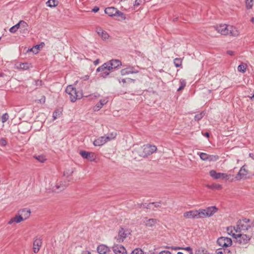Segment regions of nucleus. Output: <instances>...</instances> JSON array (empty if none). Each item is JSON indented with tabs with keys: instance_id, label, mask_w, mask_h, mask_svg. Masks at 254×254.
Here are the masks:
<instances>
[{
	"instance_id": "obj_55",
	"label": "nucleus",
	"mask_w": 254,
	"mask_h": 254,
	"mask_svg": "<svg viewBox=\"0 0 254 254\" xmlns=\"http://www.w3.org/2000/svg\"><path fill=\"white\" fill-rule=\"evenodd\" d=\"M140 4V3L138 2L137 1H135V3L133 4L134 8H135L136 6H139Z\"/></svg>"
},
{
	"instance_id": "obj_2",
	"label": "nucleus",
	"mask_w": 254,
	"mask_h": 254,
	"mask_svg": "<svg viewBox=\"0 0 254 254\" xmlns=\"http://www.w3.org/2000/svg\"><path fill=\"white\" fill-rule=\"evenodd\" d=\"M65 92L69 95L70 100L72 102H74L84 96L82 91L77 90L72 85L67 86Z\"/></svg>"
},
{
	"instance_id": "obj_51",
	"label": "nucleus",
	"mask_w": 254,
	"mask_h": 254,
	"mask_svg": "<svg viewBox=\"0 0 254 254\" xmlns=\"http://www.w3.org/2000/svg\"><path fill=\"white\" fill-rule=\"evenodd\" d=\"M17 31V29H16L15 28V27H14V26H12L10 29H9V32H11V33H15L16 31Z\"/></svg>"
},
{
	"instance_id": "obj_6",
	"label": "nucleus",
	"mask_w": 254,
	"mask_h": 254,
	"mask_svg": "<svg viewBox=\"0 0 254 254\" xmlns=\"http://www.w3.org/2000/svg\"><path fill=\"white\" fill-rule=\"evenodd\" d=\"M217 244L223 248L227 249V248L231 246L232 241L231 238L221 237L217 240Z\"/></svg>"
},
{
	"instance_id": "obj_3",
	"label": "nucleus",
	"mask_w": 254,
	"mask_h": 254,
	"mask_svg": "<svg viewBox=\"0 0 254 254\" xmlns=\"http://www.w3.org/2000/svg\"><path fill=\"white\" fill-rule=\"evenodd\" d=\"M218 209L215 206H209L205 209H199V212L200 218L209 217L212 216L215 213L218 211Z\"/></svg>"
},
{
	"instance_id": "obj_62",
	"label": "nucleus",
	"mask_w": 254,
	"mask_h": 254,
	"mask_svg": "<svg viewBox=\"0 0 254 254\" xmlns=\"http://www.w3.org/2000/svg\"><path fill=\"white\" fill-rule=\"evenodd\" d=\"M82 254H90V253L89 252H85L83 253Z\"/></svg>"
},
{
	"instance_id": "obj_28",
	"label": "nucleus",
	"mask_w": 254,
	"mask_h": 254,
	"mask_svg": "<svg viewBox=\"0 0 254 254\" xmlns=\"http://www.w3.org/2000/svg\"><path fill=\"white\" fill-rule=\"evenodd\" d=\"M32 67L31 64L28 63H20L18 68L23 70H27Z\"/></svg>"
},
{
	"instance_id": "obj_5",
	"label": "nucleus",
	"mask_w": 254,
	"mask_h": 254,
	"mask_svg": "<svg viewBox=\"0 0 254 254\" xmlns=\"http://www.w3.org/2000/svg\"><path fill=\"white\" fill-rule=\"evenodd\" d=\"M108 64L104 63L96 69V72L99 73V76L103 78H106L112 71L108 66Z\"/></svg>"
},
{
	"instance_id": "obj_35",
	"label": "nucleus",
	"mask_w": 254,
	"mask_h": 254,
	"mask_svg": "<svg viewBox=\"0 0 254 254\" xmlns=\"http://www.w3.org/2000/svg\"><path fill=\"white\" fill-rule=\"evenodd\" d=\"M34 158H35L36 159H37L39 162L41 163L44 162L46 160L45 156L43 155L38 156L35 155L34 156Z\"/></svg>"
},
{
	"instance_id": "obj_64",
	"label": "nucleus",
	"mask_w": 254,
	"mask_h": 254,
	"mask_svg": "<svg viewBox=\"0 0 254 254\" xmlns=\"http://www.w3.org/2000/svg\"><path fill=\"white\" fill-rule=\"evenodd\" d=\"M177 254H184L182 252H179L177 253Z\"/></svg>"
},
{
	"instance_id": "obj_32",
	"label": "nucleus",
	"mask_w": 254,
	"mask_h": 254,
	"mask_svg": "<svg viewBox=\"0 0 254 254\" xmlns=\"http://www.w3.org/2000/svg\"><path fill=\"white\" fill-rule=\"evenodd\" d=\"M205 115V112L204 111L201 112L200 113L196 114L194 116V120L195 121H200Z\"/></svg>"
},
{
	"instance_id": "obj_36",
	"label": "nucleus",
	"mask_w": 254,
	"mask_h": 254,
	"mask_svg": "<svg viewBox=\"0 0 254 254\" xmlns=\"http://www.w3.org/2000/svg\"><path fill=\"white\" fill-rule=\"evenodd\" d=\"M182 61L180 58H176L174 60V64L176 67H179L182 65Z\"/></svg>"
},
{
	"instance_id": "obj_46",
	"label": "nucleus",
	"mask_w": 254,
	"mask_h": 254,
	"mask_svg": "<svg viewBox=\"0 0 254 254\" xmlns=\"http://www.w3.org/2000/svg\"><path fill=\"white\" fill-rule=\"evenodd\" d=\"M210 188H212V189L219 190V189H220L222 188V187H221V185H220L219 184H214L212 185L210 187Z\"/></svg>"
},
{
	"instance_id": "obj_54",
	"label": "nucleus",
	"mask_w": 254,
	"mask_h": 254,
	"mask_svg": "<svg viewBox=\"0 0 254 254\" xmlns=\"http://www.w3.org/2000/svg\"><path fill=\"white\" fill-rule=\"evenodd\" d=\"M99 10V8L97 6H95L92 9V11L93 12H97Z\"/></svg>"
},
{
	"instance_id": "obj_13",
	"label": "nucleus",
	"mask_w": 254,
	"mask_h": 254,
	"mask_svg": "<svg viewBox=\"0 0 254 254\" xmlns=\"http://www.w3.org/2000/svg\"><path fill=\"white\" fill-rule=\"evenodd\" d=\"M184 216L187 218H200L199 210H190L184 213Z\"/></svg>"
},
{
	"instance_id": "obj_60",
	"label": "nucleus",
	"mask_w": 254,
	"mask_h": 254,
	"mask_svg": "<svg viewBox=\"0 0 254 254\" xmlns=\"http://www.w3.org/2000/svg\"><path fill=\"white\" fill-rule=\"evenodd\" d=\"M249 156L254 160V153H251L249 154Z\"/></svg>"
},
{
	"instance_id": "obj_43",
	"label": "nucleus",
	"mask_w": 254,
	"mask_h": 254,
	"mask_svg": "<svg viewBox=\"0 0 254 254\" xmlns=\"http://www.w3.org/2000/svg\"><path fill=\"white\" fill-rule=\"evenodd\" d=\"M127 80L129 81L132 82H134L135 81L134 79H131V78H127V79L123 78L121 80L119 79V81L120 83L123 82V83H126L127 82L126 81Z\"/></svg>"
},
{
	"instance_id": "obj_21",
	"label": "nucleus",
	"mask_w": 254,
	"mask_h": 254,
	"mask_svg": "<svg viewBox=\"0 0 254 254\" xmlns=\"http://www.w3.org/2000/svg\"><path fill=\"white\" fill-rule=\"evenodd\" d=\"M107 141V138L106 136H103L95 139L93 142V144L94 146H100L104 144Z\"/></svg>"
},
{
	"instance_id": "obj_49",
	"label": "nucleus",
	"mask_w": 254,
	"mask_h": 254,
	"mask_svg": "<svg viewBox=\"0 0 254 254\" xmlns=\"http://www.w3.org/2000/svg\"><path fill=\"white\" fill-rule=\"evenodd\" d=\"M182 249H184L190 253V254H193L192 250L190 247H187L185 248H183Z\"/></svg>"
},
{
	"instance_id": "obj_27",
	"label": "nucleus",
	"mask_w": 254,
	"mask_h": 254,
	"mask_svg": "<svg viewBox=\"0 0 254 254\" xmlns=\"http://www.w3.org/2000/svg\"><path fill=\"white\" fill-rule=\"evenodd\" d=\"M67 187L66 185L62 186V185L56 184L52 188V191L59 192L64 190Z\"/></svg>"
},
{
	"instance_id": "obj_50",
	"label": "nucleus",
	"mask_w": 254,
	"mask_h": 254,
	"mask_svg": "<svg viewBox=\"0 0 254 254\" xmlns=\"http://www.w3.org/2000/svg\"><path fill=\"white\" fill-rule=\"evenodd\" d=\"M84 96L85 97H88V96H89V97H91L90 99H92L93 98H98V97H100V95L99 94H97V95H90L89 96L85 95Z\"/></svg>"
},
{
	"instance_id": "obj_63",
	"label": "nucleus",
	"mask_w": 254,
	"mask_h": 254,
	"mask_svg": "<svg viewBox=\"0 0 254 254\" xmlns=\"http://www.w3.org/2000/svg\"><path fill=\"white\" fill-rule=\"evenodd\" d=\"M251 22H253V23H254V17H252L251 18Z\"/></svg>"
},
{
	"instance_id": "obj_8",
	"label": "nucleus",
	"mask_w": 254,
	"mask_h": 254,
	"mask_svg": "<svg viewBox=\"0 0 254 254\" xmlns=\"http://www.w3.org/2000/svg\"><path fill=\"white\" fill-rule=\"evenodd\" d=\"M130 233L131 231L129 229L121 228L118 232L117 241L119 242H123Z\"/></svg>"
},
{
	"instance_id": "obj_47",
	"label": "nucleus",
	"mask_w": 254,
	"mask_h": 254,
	"mask_svg": "<svg viewBox=\"0 0 254 254\" xmlns=\"http://www.w3.org/2000/svg\"><path fill=\"white\" fill-rule=\"evenodd\" d=\"M253 1H246V7L247 9H250L253 5Z\"/></svg>"
},
{
	"instance_id": "obj_57",
	"label": "nucleus",
	"mask_w": 254,
	"mask_h": 254,
	"mask_svg": "<svg viewBox=\"0 0 254 254\" xmlns=\"http://www.w3.org/2000/svg\"><path fill=\"white\" fill-rule=\"evenodd\" d=\"M203 135L207 138H208L210 135L209 133L208 132H205V133H203Z\"/></svg>"
},
{
	"instance_id": "obj_48",
	"label": "nucleus",
	"mask_w": 254,
	"mask_h": 254,
	"mask_svg": "<svg viewBox=\"0 0 254 254\" xmlns=\"http://www.w3.org/2000/svg\"><path fill=\"white\" fill-rule=\"evenodd\" d=\"M20 23H21L20 26L22 27L27 29V27H28V24L25 21L23 20H20Z\"/></svg>"
},
{
	"instance_id": "obj_12",
	"label": "nucleus",
	"mask_w": 254,
	"mask_h": 254,
	"mask_svg": "<svg viewBox=\"0 0 254 254\" xmlns=\"http://www.w3.org/2000/svg\"><path fill=\"white\" fill-rule=\"evenodd\" d=\"M106 63L109 64L108 66L112 71L122 65V62L119 60H111Z\"/></svg>"
},
{
	"instance_id": "obj_58",
	"label": "nucleus",
	"mask_w": 254,
	"mask_h": 254,
	"mask_svg": "<svg viewBox=\"0 0 254 254\" xmlns=\"http://www.w3.org/2000/svg\"><path fill=\"white\" fill-rule=\"evenodd\" d=\"M99 63V60L97 59L94 62V65H97Z\"/></svg>"
},
{
	"instance_id": "obj_40",
	"label": "nucleus",
	"mask_w": 254,
	"mask_h": 254,
	"mask_svg": "<svg viewBox=\"0 0 254 254\" xmlns=\"http://www.w3.org/2000/svg\"><path fill=\"white\" fill-rule=\"evenodd\" d=\"M208 155L205 153L201 152L199 154V157L202 160L207 161Z\"/></svg>"
},
{
	"instance_id": "obj_29",
	"label": "nucleus",
	"mask_w": 254,
	"mask_h": 254,
	"mask_svg": "<svg viewBox=\"0 0 254 254\" xmlns=\"http://www.w3.org/2000/svg\"><path fill=\"white\" fill-rule=\"evenodd\" d=\"M248 67V65L247 63H241L239 64V72H241L242 73H245L246 71L247 68Z\"/></svg>"
},
{
	"instance_id": "obj_20",
	"label": "nucleus",
	"mask_w": 254,
	"mask_h": 254,
	"mask_svg": "<svg viewBox=\"0 0 254 254\" xmlns=\"http://www.w3.org/2000/svg\"><path fill=\"white\" fill-rule=\"evenodd\" d=\"M79 154L84 159H86L90 161L94 160L93 155L91 152L82 150L80 151Z\"/></svg>"
},
{
	"instance_id": "obj_23",
	"label": "nucleus",
	"mask_w": 254,
	"mask_h": 254,
	"mask_svg": "<svg viewBox=\"0 0 254 254\" xmlns=\"http://www.w3.org/2000/svg\"><path fill=\"white\" fill-rule=\"evenodd\" d=\"M251 238L246 234L239 233V244H247L250 241Z\"/></svg>"
},
{
	"instance_id": "obj_18",
	"label": "nucleus",
	"mask_w": 254,
	"mask_h": 254,
	"mask_svg": "<svg viewBox=\"0 0 254 254\" xmlns=\"http://www.w3.org/2000/svg\"><path fill=\"white\" fill-rule=\"evenodd\" d=\"M105 13L110 17H114L117 15L118 9L114 7H108L105 9Z\"/></svg>"
},
{
	"instance_id": "obj_56",
	"label": "nucleus",
	"mask_w": 254,
	"mask_h": 254,
	"mask_svg": "<svg viewBox=\"0 0 254 254\" xmlns=\"http://www.w3.org/2000/svg\"><path fill=\"white\" fill-rule=\"evenodd\" d=\"M20 24H21V23H20V21H19L18 23H17L15 25H14V27H15V28L16 29L18 30L20 26Z\"/></svg>"
},
{
	"instance_id": "obj_4",
	"label": "nucleus",
	"mask_w": 254,
	"mask_h": 254,
	"mask_svg": "<svg viewBox=\"0 0 254 254\" xmlns=\"http://www.w3.org/2000/svg\"><path fill=\"white\" fill-rule=\"evenodd\" d=\"M141 149L142 152L140 153V156L146 157L155 152L157 147L155 145L146 144L144 145Z\"/></svg>"
},
{
	"instance_id": "obj_44",
	"label": "nucleus",
	"mask_w": 254,
	"mask_h": 254,
	"mask_svg": "<svg viewBox=\"0 0 254 254\" xmlns=\"http://www.w3.org/2000/svg\"><path fill=\"white\" fill-rule=\"evenodd\" d=\"M153 203H154V202H151V203H149L148 204H147V203H141L140 204V207H141L142 206H143L144 207H145L147 209H150V206L151 205H153Z\"/></svg>"
},
{
	"instance_id": "obj_25",
	"label": "nucleus",
	"mask_w": 254,
	"mask_h": 254,
	"mask_svg": "<svg viewBox=\"0 0 254 254\" xmlns=\"http://www.w3.org/2000/svg\"><path fill=\"white\" fill-rule=\"evenodd\" d=\"M24 220L22 218V216L18 213V215H15V217L12 218L10 221L8 222V224H11L13 222H16L17 223H20L22 221Z\"/></svg>"
},
{
	"instance_id": "obj_15",
	"label": "nucleus",
	"mask_w": 254,
	"mask_h": 254,
	"mask_svg": "<svg viewBox=\"0 0 254 254\" xmlns=\"http://www.w3.org/2000/svg\"><path fill=\"white\" fill-rule=\"evenodd\" d=\"M238 232V224H237L236 226H230L227 227V232L229 235H231L234 238L237 239L238 237V234H236L234 233Z\"/></svg>"
},
{
	"instance_id": "obj_17",
	"label": "nucleus",
	"mask_w": 254,
	"mask_h": 254,
	"mask_svg": "<svg viewBox=\"0 0 254 254\" xmlns=\"http://www.w3.org/2000/svg\"><path fill=\"white\" fill-rule=\"evenodd\" d=\"M210 176L215 179H218L220 178H225L227 177V175L225 173H217L215 170H211L209 172Z\"/></svg>"
},
{
	"instance_id": "obj_9",
	"label": "nucleus",
	"mask_w": 254,
	"mask_h": 254,
	"mask_svg": "<svg viewBox=\"0 0 254 254\" xmlns=\"http://www.w3.org/2000/svg\"><path fill=\"white\" fill-rule=\"evenodd\" d=\"M43 238L41 236H37L34 238L33 244V252L35 254L37 253L42 245Z\"/></svg>"
},
{
	"instance_id": "obj_31",
	"label": "nucleus",
	"mask_w": 254,
	"mask_h": 254,
	"mask_svg": "<svg viewBox=\"0 0 254 254\" xmlns=\"http://www.w3.org/2000/svg\"><path fill=\"white\" fill-rule=\"evenodd\" d=\"M46 4L50 7H54L59 4V1H47Z\"/></svg>"
},
{
	"instance_id": "obj_1",
	"label": "nucleus",
	"mask_w": 254,
	"mask_h": 254,
	"mask_svg": "<svg viewBox=\"0 0 254 254\" xmlns=\"http://www.w3.org/2000/svg\"><path fill=\"white\" fill-rule=\"evenodd\" d=\"M214 29L221 35H230L235 36L238 35V31L235 27L230 26L228 28V25L226 24H220L214 26Z\"/></svg>"
},
{
	"instance_id": "obj_24",
	"label": "nucleus",
	"mask_w": 254,
	"mask_h": 254,
	"mask_svg": "<svg viewBox=\"0 0 254 254\" xmlns=\"http://www.w3.org/2000/svg\"><path fill=\"white\" fill-rule=\"evenodd\" d=\"M110 251L109 248L105 245H100L97 247V252L100 254H105Z\"/></svg>"
},
{
	"instance_id": "obj_61",
	"label": "nucleus",
	"mask_w": 254,
	"mask_h": 254,
	"mask_svg": "<svg viewBox=\"0 0 254 254\" xmlns=\"http://www.w3.org/2000/svg\"><path fill=\"white\" fill-rule=\"evenodd\" d=\"M172 249H173V250H181V249H182L183 248H181V247H172Z\"/></svg>"
},
{
	"instance_id": "obj_19",
	"label": "nucleus",
	"mask_w": 254,
	"mask_h": 254,
	"mask_svg": "<svg viewBox=\"0 0 254 254\" xmlns=\"http://www.w3.org/2000/svg\"><path fill=\"white\" fill-rule=\"evenodd\" d=\"M96 32L97 34L102 38L103 40H107L109 38V34L105 30H104L101 27H97L96 30Z\"/></svg>"
},
{
	"instance_id": "obj_52",
	"label": "nucleus",
	"mask_w": 254,
	"mask_h": 254,
	"mask_svg": "<svg viewBox=\"0 0 254 254\" xmlns=\"http://www.w3.org/2000/svg\"><path fill=\"white\" fill-rule=\"evenodd\" d=\"M160 204H161V202H154V203L153 204V205H154V207H156V208L160 207V206H161Z\"/></svg>"
},
{
	"instance_id": "obj_26",
	"label": "nucleus",
	"mask_w": 254,
	"mask_h": 254,
	"mask_svg": "<svg viewBox=\"0 0 254 254\" xmlns=\"http://www.w3.org/2000/svg\"><path fill=\"white\" fill-rule=\"evenodd\" d=\"M107 102V101L105 99H101L100 101L96 104V105L94 107L93 110L94 111H98L101 108H102L103 106L106 104Z\"/></svg>"
},
{
	"instance_id": "obj_45",
	"label": "nucleus",
	"mask_w": 254,
	"mask_h": 254,
	"mask_svg": "<svg viewBox=\"0 0 254 254\" xmlns=\"http://www.w3.org/2000/svg\"><path fill=\"white\" fill-rule=\"evenodd\" d=\"M7 144V141L4 138H0V146H5Z\"/></svg>"
},
{
	"instance_id": "obj_37",
	"label": "nucleus",
	"mask_w": 254,
	"mask_h": 254,
	"mask_svg": "<svg viewBox=\"0 0 254 254\" xmlns=\"http://www.w3.org/2000/svg\"><path fill=\"white\" fill-rule=\"evenodd\" d=\"M62 114V112L59 110H55L53 114V120H55Z\"/></svg>"
},
{
	"instance_id": "obj_38",
	"label": "nucleus",
	"mask_w": 254,
	"mask_h": 254,
	"mask_svg": "<svg viewBox=\"0 0 254 254\" xmlns=\"http://www.w3.org/2000/svg\"><path fill=\"white\" fill-rule=\"evenodd\" d=\"M117 136L116 132H112L111 133H109L107 136H106V138H107V140H111L112 139H114Z\"/></svg>"
},
{
	"instance_id": "obj_33",
	"label": "nucleus",
	"mask_w": 254,
	"mask_h": 254,
	"mask_svg": "<svg viewBox=\"0 0 254 254\" xmlns=\"http://www.w3.org/2000/svg\"><path fill=\"white\" fill-rule=\"evenodd\" d=\"M180 86L178 88L177 91H179L182 90L186 85V82L185 80L181 79L179 81Z\"/></svg>"
},
{
	"instance_id": "obj_16",
	"label": "nucleus",
	"mask_w": 254,
	"mask_h": 254,
	"mask_svg": "<svg viewBox=\"0 0 254 254\" xmlns=\"http://www.w3.org/2000/svg\"><path fill=\"white\" fill-rule=\"evenodd\" d=\"M158 221H159L156 219H148L147 217H145L143 219V224L146 227H152Z\"/></svg>"
},
{
	"instance_id": "obj_11",
	"label": "nucleus",
	"mask_w": 254,
	"mask_h": 254,
	"mask_svg": "<svg viewBox=\"0 0 254 254\" xmlns=\"http://www.w3.org/2000/svg\"><path fill=\"white\" fill-rule=\"evenodd\" d=\"M114 254H127L125 248L121 245H114L112 247Z\"/></svg>"
},
{
	"instance_id": "obj_7",
	"label": "nucleus",
	"mask_w": 254,
	"mask_h": 254,
	"mask_svg": "<svg viewBox=\"0 0 254 254\" xmlns=\"http://www.w3.org/2000/svg\"><path fill=\"white\" fill-rule=\"evenodd\" d=\"M252 226V224L249 219L246 218L239 219V231L248 230Z\"/></svg>"
},
{
	"instance_id": "obj_41",
	"label": "nucleus",
	"mask_w": 254,
	"mask_h": 254,
	"mask_svg": "<svg viewBox=\"0 0 254 254\" xmlns=\"http://www.w3.org/2000/svg\"><path fill=\"white\" fill-rule=\"evenodd\" d=\"M117 13V14L116 16L121 17L122 20H125L126 19V14L124 13H123V12L118 10V11Z\"/></svg>"
},
{
	"instance_id": "obj_30",
	"label": "nucleus",
	"mask_w": 254,
	"mask_h": 254,
	"mask_svg": "<svg viewBox=\"0 0 254 254\" xmlns=\"http://www.w3.org/2000/svg\"><path fill=\"white\" fill-rule=\"evenodd\" d=\"M230 251L228 249L219 248L216 250L217 254H230Z\"/></svg>"
},
{
	"instance_id": "obj_22",
	"label": "nucleus",
	"mask_w": 254,
	"mask_h": 254,
	"mask_svg": "<svg viewBox=\"0 0 254 254\" xmlns=\"http://www.w3.org/2000/svg\"><path fill=\"white\" fill-rule=\"evenodd\" d=\"M19 214L22 216L23 220H25L29 218L30 215L31 211L29 209L24 208L19 211Z\"/></svg>"
},
{
	"instance_id": "obj_53",
	"label": "nucleus",
	"mask_w": 254,
	"mask_h": 254,
	"mask_svg": "<svg viewBox=\"0 0 254 254\" xmlns=\"http://www.w3.org/2000/svg\"><path fill=\"white\" fill-rule=\"evenodd\" d=\"M159 254H172L171 253L168 251H163L160 252Z\"/></svg>"
},
{
	"instance_id": "obj_34",
	"label": "nucleus",
	"mask_w": 254,
	"mask_h": 254,
	"mask_svg": "<svg viewBox=\"0 0 254 254\" xmlns=\"http://www.w3.org/2000/svg\"><path fill=\"white\" fill-rule=\"evenodd\" d=\"M219 157L216 155H208L207 161H216L218 160Z\"/></svg>"
},
{
	"instance_id": "obj_14",
	"label": "nucleus",
	"mask_w": 254,
	"mask_h": 254,
	"mask_svg": "<svg viewBox=\"0 0 254 254\" xmlns=\"http://www.w3.org/2000/svg\"><path fill=\"white\" fill-rule=\"evenodd\" d=\"M250 175L246 166H243L239 170V179H247L250 178Z\"/></svg>"
},
{
	"instance_id": "obj_39",
	"label": "nucleus",
	"mask_w": 254,
	"mask_h": 254,
	"mask_svg": "<svg viewBox=\"0 0 254 254\" xmlns=\"http://www.w3.org/2000/svg\"><path fill=\"white\" fill-rule=\"evenodd\" d=\"M130 254H144L143 251L139 248H136L133 250Z\"/></svg>"
},
{
	"instance_id": "obj_59",
	"label": "nucleus",
	"mask_w": 254,
	"mask_h": 254,
	"mask_svg": "<svg viewBox=\"0 0 254 254\" xmlns=\"http://www.w3.org/2000/svg\"><path fill=\"white\" fill-rule=\"evenodd\" d=\"M227 53L230 55V56H232L234 54V52L233 51H227Z\"/></svg>"
},
{
	"instance_id": "obj_10",
	"label": "nucleus",
	"mask_w": 254,
	"mask_h": 254,
	"mask_svg": "<svg viewBox=\"0 0 254 254\" xmlns=\"http://www.w3.org/2000/svg\"><path fill=\"white\" fill-rule=\"evenodd\" d=\"M139 72V70L137 68L133 66H128V67L122 69L121 70V74L123 76L128 75L129 74L137 73Z\"/></svg>"
},
{
	"instance_id": "obj_42",
	"label": "nucleus",
	"mask_w": 254,
	"mask_h": 254,
	"mask_svg": "<svg viewBox=\"0 0 254 254\" xmlns=\"http://www.w3.org/2000/svg\"><path fill=\"white\" fill-rule=\"evenodd\" d=\"M8 118H9V116H8V114L6 113H4L1 116V121H2V123L6 122L8 120Z\"/></svg>"
}]
</instances>
